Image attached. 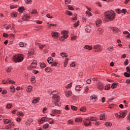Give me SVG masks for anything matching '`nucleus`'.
<instances>
[{
	"label": "nucleus",
	"instance_id": "obj_56",
	"mask_svg": "<svg viewBox=\"0 0 130 130\" xmlns=\"http://www.w3.org/2000/svg\"><path fill=\"white\" fill-rule=\"evenodd\" d=\"M40 120L41 121H40V122L39 123L40 124V123H41V121H45V117H42L41 118Z\"/></svg>",
	"mask_w": 130,
	"mask_h": 130
},
{
	"label": "nucleus",
	"instance_id": "obj_10",
	"mask_svg": "<svg viewBox=\"0 0 130 130\" xmlns=\"http://www.w3.org/2000/svg\"><path fill=\"white\" fill-rule=\"evenodd\" d=\"M72 91H67L65 92V95L67 97H70V96H72Z\"/></svg>",
	"mask_w": 130,
	"mask_h": 130
},
{
	"label": "nucleus",
	"instance_id": "obj_62",
	"mask_svg": "<svg viewBox=\"0 0 130 130\" xmlns=\"http://www.w3.org/2000/svg\"><path fill=\"white\" fill-rule=\"evenodd\" d=\"M126 70L127 73H130V68H129V67H127L126 68Z\"/></svg>",
	"mask_w": 130,
	"mask_h": 130
},
{
	"label": "nucleus",
	"instance_id": "obj_4",
	"mask_svg": "<svg viewBox=\"0 0 130 130\" xmlns=\"http://www.w3.org/2000/svg\"><path fill=\"white\" fill-rule=\"evenodd\" d=\"M93 49H95L94 52H100V51H102V47L99 44L94 46Z\"/></svg>",
	"mask_w": 130,
	"mask_h": 130
},
{
	"label": "nucleus",
	"instance_id": "obj_24",
	"mask_svg": "<svg viewBox=\"0 0 130 130\" xmlns=\"http://www.w3.org/2000/svg\"><path fill=\"white\" fill-rule=\"evenodd\" d=\"M116 87H117V84H116V82H114L111 85V88H112V89H115Z\"/></svg>",
	"mask_w": 130,
	"mask_h": 130
},
{
	"label": "nucleus",
	"instance_id": "obj_40",
	"mask_svg": "<svg viewBox=\"0 0 130 130\" xmlns=\"http://www.w3.org/2000/svg\"><path fill=\"white\" fill-rule=\"evenodd\" d=\"M7 81H8L10 84H12V85H15V81H14L13 80H10V79H8Z\"/></svg>",
	"mask_w": 130,
	"mask_h": 130
},
{
	"label": "nucleus",
	"instance_id": "obj_1",
	"mask_svg": "<svg viewBox=\"0 0 130 130\" xmlns=\"http://www.w3.org/2000/svg\"><path fill=\"white\" fill-rule=\"evenodd\" d=\"M104 16L109 21H113L115 19V12L112 10L108 11L105 13Z\"/></svg>",
	"mask_w": 130,
	"mask_h": 130
},
{
	"label": "nucleus",
	"instance_id": "obj_27",
	"mask_svg": "<svg viewBox=\"0 0 130 130\" xmlns=\"http://www.w3.org/2000/svg\"><path fill=\"white\" fill-rule=\"evenodd\" d=\"M4 122L5 124H8V123H10V122H11V120L8 119H4Z\"/></svg>",
	"mask_w": 130,
	"mask_h": 130
},
{
	"label": "nucleus",
	"instance_id": "obj_47",
	"mask_svg": "<svg viewBox=\"0 0 130 130\" xmlns=\"http://www.w3.org/2000/svg\"><path fill=\"white\" fill-rule=\"evenodd\" d=\"M75 17H74L73 18H72V21H73V20L74 21H77V19H78V15L77 14H75Z\"/></svg>",
	"mask_w": 130,
	"mask_h": 130
},
{
	"label": "nucleus",
	"instance_id": "obj_20",
	"mask_svg": "<svg viewBox=\"0 0 130 130\" xmlns=\"http://www.w3.org/2000/svg\"><path fill=\"white\" fill-rule=\"evenodd\" d=\"M83 118H77L75 119V122H82Z\"/></svg>",
	"mask_w": 130,
	"mask_h": 130
},
{
	"label": "nucleus",
	"instance_id": "obj_23",
	"mask_svg": "<svg viewBox=\"0 0 130 130\" xmlns=\"http://www.w3.org/2000/svg\"><path fill=\"white\" fill-rule=\"evenodd\" d=\"M80 111L82 112H86L87 111V108H86V107H83L80 109Z\"/></svg>",
	"mask_w": 130,
	"mask_h": 130
},
{
	"label": "nucleus",
	"instance_id": "obj_13",
	"mask_svg": "<svg viewBox=\"0 0 130 130\" xmlns=\"http://www.w3.org/2000/svg\"><path fill=\"white\" fill-rule=\"evenodd\" d=\"M82 89H83V87H81L80 85H77L75 87V90L76 91H82Z\"/></svg>",
	"mask_w": 130,
	"mask_h": 130
},
{
	"label": "nucleus",
	"instance_id": "obj_17",
	"mask_svg": "<svg viewBox=\"0 0 130 130\" xmlns=\"http://www.w3.org/2000/svg\"><path fill=\"white\" fill-rule=\"evenodd\" d=\"M23 18L25 19V21H29L30 20V16L29 15H27V14H26L24 16Z\"/></svg>",
	"mask_w": 130,
	"mask_h": 130
},
{
	"label": "nucleus",
	"instance_id": "obj_2",
	"mask_svg": "<svg viewBox=\"0 0 130 130\" xmlns=\"http://www.w3.org/2000/svg\"><path fill=\"white\" fill-rule=\"evenodd\" d=\"M13 59L14 62H22L24 60V55L17 54L13 55Z\"/></svg>",
	"mask_w": 130,
	"mask_h": 130
},
{
	"label": "nucleus",
	"instance_id": "obj_57",
	"mask_svg": "<svg viewBox=\"0 0 130 130\" xmlns=\"http://www.w3.org/2000/svg\"><path fill=\"white\" fill-rule=\"evenodd\" d=\"M24 2L27 4H31V3H32V0H24Z\"/></svg>",
	"mask_w": 130,
	"mask_h": 130
},
{
	"label": "nucleus",
	"instance_id": "obj_53",
	"mask_svg": "<svg viewBox=\"0 0 130 130\" xmlns=\"http://www.w3.org/2000/svg\"><path fill=\"white\" fill-rule=\"evenodd\" d=\"M126 12H127V10H126V9H123L121 10V13H123V14H126Z\"/></svg>",
	"mask_w": 130,
	"mask_h": 130
},
{
	"label": "nucleus",
	"instance_id": "obj_38",
	"mask_svg": "<svg viewBox=\"0 0 130 130\" xmlns=\"http://www.w3.org/2000/svg\"><path fill=\"white\" fill-rule=\"evenodd\" d=\"M30 67L31 68H32V69H36V67H37V64L31 63Z\"/></svg>",
	"mask_w": 130,
	"mask_h": 130
},
{
	"label": "nucleus",
	"instance_id": "obj_33",
	"mask_svg": "<svg viewBox=\"0 0 130 130\" xmlns=\"http://www.w3.org/2000/svg\"><path fill=\"white\" fill-rule=\"evenodd\" d=\"M98 33L100 35L102 34V33H103V29H102V28H99L98 29Z\"/></svg>",
	"mask_w": 130,
	"mask_h": 130
},
{
	"label": "nucleus",
	"instance_id": "obj_25",
	"mask_svg": "<svg viewBox=\"0 0 130 130\" xmlns=\"http://www.w3.org/2000/svg\"><path fill=\"white\" fill-rule=\"evenodd\" d=\"M45 72H47V73H50L51 72V68L50 67H47L45 69Z\"/></svg>",
	"mask_w": 130,
	"mask_h": 130
},
{
	"label": "nucleus",
	"instance_id": "obj_34",
	"mask_svg": "<svg viewBox=\"0 0 130 130\" xmlns=\"http://www.w3.org/2000/svg\"><path fill=\"white\" fill-rule=\"evenodd\" d=\"M65 13L66 14V15H68V16H73V14L71 13V11L66 10Z\"/></svg>",
	"mask_w": 130,
	"mask_h": 130
},
{
	"label": "nucleus",
	"instance_id": "obj_37",
	"mask_svg": "<svg viewBox=\"0 0 130 130\" xmlns=\"http://www.w3.org/2000/svg\"><path fill=\"white\" fill-rule=\"evenodd\" d=\"M71 109L72 110H74V111H77V110H78V107L75 106H71Z\"/></svg>",
	"mask_w": 130,
	"mask_h": 130
},
{
	"label": "nucleus",
	"instance_id": "obj_30",
	"mask_svg": "<svg viewBox=\"0 0 130 130\" xmlns=\"http://www.w3.org/2000/svg\"><path fill=\"white\" fill-rule=\"evenodd\" d=\"M104 118H105V114H101L100 116V120H103V119H104Z\"/></svg>",
	"mask_w": 130,
	"mask_h": 130
},
{
	"label": "nucleus",
	"instance_id": "obj_14",
	"mask_svg": "<svg viewBox=\"0 0 130 130\" xmlns=\"http://www.w3.org/2000/svg\"><path fill=\"white\" fill-rule=\"evenodd\" d=\"M9 123H10V124L7 125L8 128H11V127H12V126H15V124L14 123V122H11V121Z\"/></svg>",
	"mask_w": 130,
	"mask_h": 130
},
{
	"label": "nucleus",
	"instance_id": "obj_49",
	"mask_svg": "<svg viewBox=\"0 0 130 130\" xmlns=\"http://www.w3.org/2000/svg\"><path fill=\"white\" fill-rule=\"evenodd\" d=\"M19 46H20V47H24L25 46V45H24V43L22 42H20L19 43Z\"/></svg>",
	"mask_w": 130,
	"mask_h": 130
},
{
	"label": "nucleus",
	"instance_id": "obj_32",
	"mask_svg": "<svg viewBox=\"0 0 130 130\" xmlns=\"http://www.w3.org/2000/svg\"><path fill=\"white\" fill-rule=\"evenodd\" d=\"M110 84H108V85H106L105 86V90H110Z\"/></svg>",
	"mask_w": 130,
	"mask_h": 130
},
{
	"label": "nucleus",
	"instance_id": "obj_22",
	"mask_svg": "<svg viewBox=\"0 0 130 130\" xmlns=\"http://www.w3.org/2000/svg\"><path fill=\"white\" fill-rule=\"evenodd\" d=\"M39 100H40V99L39 98L35 99L32 101V103H38V102H39Z\"/></svg>",
	"mask_w": 130,
	"mask_h": 130
},
{
	"label": "nucleus",
	"instance_id": "obj_28",
	"mask_svg": "<svg viewBox=\"0 0 130 130\" xmlns=\"http://www.w3.org/2000/svg\"><path fill=\"white\" fill-rule=\"evenodd\" d=\"M40 67L42 69H44V68H46V64L44 62H42L40 63Z\"/></svg>",
	"mask_w": 130,
	"mask_h": 130
},
{
	"label": "nucleus",
	"instance_id": "obj_41",
	"mask_svg": "<svg viewBox=\"0 0 130 130\" xmlns=\"http://www.w3.org/2000/svg\"><path fill=\"white\" fill-rule=\"evenodd\" d=\"M10 89H11L12 92H13V93H15V92H16V90H15V86H11L10 87Z\"/></svg>",
	"mask_w": 130,
	"mask_h": 130
},
{
	"label": "nucleus",
	"instance_id": "obj_12",
	"mask_svg": "<svg viewBox=\"0 0 130 130\" xmlns=\"http://www.w3.org/2000/svg\"><path fill=\"white\" fill-rule=\"evenodd\" d=\"M17 16L18 13L16 12H13L11 13V17H12V18H17Z\"/></svg>",
	"mask_w": 130,
	"mask_h": 130
},
{
	"label": "nucleus",
	"instance_id": "obj_50",
	"mask_svg": "<svg viewBox=\"0 0 130 130\" xmlns=\"http://www.w3.org/2000/svg\"><path fill=\"white\" fill-rule=\"evenodd\" d=\"M68 8L69 10H70V11H74V8L72 6L70 5H68Z\"/></svg>",
	"mask_w": 130,
	"mask_h": 130
},
{
	"label": "nucleus",
	"instance_id": "obj_48",
	"mask_svg": "<svg viewBox=\"0 0 130 130\" xmlns=\"http://www.w3.org/2000/svg\"><path fill=\"white\" fill-rule=\"evenodd\" d=\"M12 104H7L6 107L7 108H9V109H10V108H12Z\"/></svg>",
	"mask_w": 130,
	"mask_h": 130
},
{
	"label": "nucleus",
	"instance_id": "obj_3",
	"mask_svg": "<svg viewBox=\"0 0 130 130\" xmlns=\"http://www.w3.org/2000/svg\"><path fill=\"white\" fill-rule=\"evenodd\" d=\"M52 98L53 100L56 101V102H54V104H55L56 106H60V105H61V104L59 103V101L60 100V97H59V96L56 94H54Z\"/></svg>",
	"mask_w": 130,
	"mask_h": 130
},
{
	"label": "nucleus",
	"instance_id": "obj_60",
	"mask_svg": "<svg viewBox=\"0 0 130 130\" xmlns=\"http://www.w3.org/2000/svg\"><path fill=\"white\" fill-rule=\"evenodd\" d=\"M45 46H46V45H40V47H39L40 49H43V47H44Z\"/></svg>",
	"mask_w": 130,
	"mask_h": 130
},
{
	"label": "nucleus",
	"instance_id": "obj_64",
	"mask_svg": "<svg viewBox=\"0 0 130 130\" xmlns=\"http://www.w3.org/2000/svg\"><path fill=\"white\" fill-rule=\"evenodd\" d=\"M7 93H8V91L6 90H3L2 92V94H7Z\"/></svg>",
	"mask_w": 130,
	"mask_h": 130
},
{
	"label": "nucleus",
	"instance_id": "obj_44",
	"mask_svg": "<svg viewBox=\"0 0 130 130\" xmlns=\"http://www.w3.org/2000/svg\"><path fill=\"white\" fill-rule=\"evenodd\" d=\"M105 125H106V126H111V125H112V123H111V122H106V123H105Z\"/></svg>",
	"mask_w": 130,
	"mask_h": 130
},
{
	"label": "nucleus",
	"instance_id": "obj_19",
	"mask_svg": "<svg viewBox=\"0 0 130 130\" xmlns=\"http://www.w3.org/2000/svg\"><path fill=\"white\" fill-rule=\"evenodd\" d=\"M31 13L32 15H37V14H38V12L37 9H32Z\"/></svg>",
	"mask_w": 130,
	"mask_h": 130
},
{
	"label": "nucleus",
	"instance_id": "obj_18",
	"mask_svg": "<svg viewBox=\"0 0 130 130\" xmlns=\"http://www.w3.org/2000/svg\"><path fill=\"white\" fill-rule=\"evenodd\" d=\"M101 23H102V22H101V20H100V19H98L96 20V26H98V27L100 26V25H101Z\"/></svg>",
	"mask_w": 130,
	"mask_h": 130
},
{
	"label": "nucleus",
	"instance_id": "obj_59",
	"mask_svg": "<svg viewBox=\"0 0 130 130\" xmlns=\"http://www.w3.org/2000/svg\"><path fill=\"white\" fill-rule=\"evenodd\" d=\"M76 66V62H73L72 64H70V67H72V68H74V67Z\"/></svg>",
	"mask_w": 130,
	"mask_h": 130
},
{
	"label": "nucleus",
	"instance_id": "obj_31",
	"mask_svg": "<svg viewBox=\"0 0 130 130\" xmlns=\"http://www.w3.org/2000/svg\"><path fill=\"white\" fill-rule=\"evenodd\" d=\"M130 73L128 72H124V76L126 77V78H129L130 77Z\"/></svg>",
	"mask_w": 130,
	"mask_h": 130
},
{
	"label": "nucleus",
	"instance_id": "obj_11",
	"mask_svg": "<svg viewBox=\"0 0 130 130\" xmlns=\"http://www.w3.org/2000/svg\"><path fill=\"white\" fill-rule=\"evenodd\" d=\"M34 54V50L31 49L30 50L28 51L27 56L29 57Z\"/></svg>",
	"mask_w": 130,
	"mask_h": 130
},
{
	"label": "nucleus",
	"instance_id": "obj_45",
	"mask_svg": "<svg viewBox=\"0 0 130 130\" xmlns=\"http://www.w3.org/2000/svg\"><path fill=\"white\" fill-rule=\"evenodd\" d=\"M17 114L18 115H19V116H24V114L23 113V112H18Z\"/></svg>",
	"mask_w": 130,
	"mask_h": 130
},
{
	"label": "nucleus",
	"instance_id": "obj_7",
	"mask_svg": "<svg viewBox=\"0 0 130 130\" xmlns=\"http://www.w3.org/2000/svg\"><path fill=\"white\" fill-rule=\"evenodd\" d=\"M84 122V125H85V126H89V125H91L92 122H91V121H89V123H88V121H83Z\"/></svg>",
	"mask_w": 130,
	"mask_h": 130
},
{
	"label": "nucleus",
	"instance_id": "obj_51",
	"mask_svg": "<svg viewBox=\"0 0 130 130\" xmlns=\"http://www.w3.org/2000/svg\"><path fill=\"white\" fill-rule=\"evenodd\" d=\"M31 80V82H32V83H35V76H33L30 79Z\"/></svg>",
	"mask_w": 130,
	"mask_h": 130
},
{
	"label": "nucleus",
	"instance_id": "obj_36",
	"mask_svg": "<svg viewBox=\"0 0 130 130\" xmlns=\"http://www.w3.org/2000/svg\"><path fill=\"white\" fill-rule=\"evenodd\" d=\"M43 127V128H45V129L46 128H48V127H49V124L46 123L45 124H44Z\"/></svg>",
	"mask_w": 130,
	"mask_h": 130
},
{
	"label": "nucleus",
	"instance_id": "obj_63",
	"mask_svg": "<svg viewBox=\"0 0 130 130\" xmlns=\"http://www.w3.org/2000/svg\"><path fill=\"white\" fill-rule=\"evenodd\" d=\"M121 10H120V9H117L116 10V12L117 14H120V12Z\"/></svg>",
	"mask_w": 130,
	"mask_h": 130
},
{
	"label": "nucleus",
	"instance_id": "obj_5",
	"mask_svg": "<svg viewBox=\"0 0 130 130\" xmlns=\"http://www.w3.org/2000/svg\"><path fill=\"white\" fill-rule=\"evenodd\" d=\"M51 35L53 38H54V39H57L59 38V35H58V32L56 31H52L51 32Z\"/></svg>",
	"mask_w": 130,
	"mask_h": 130
},
{
	"label": "nucleus",
	"instance_id": "obj_15",
	"mask_svg": "<svg viewBox=\"0 0 130 130\" xmlns=\"http://www.w3.org/2000/svg\"><path fill=\"white\" fill-rule=\"evenodd\" d=\"M53 61V59L51 57H49L47 59V61L48 63L51 64L52 63V61Z\"/></svg>",
	"mask_w": 130,
	"mask_h": 130
},
{
	"label": "nucleus",
	"instance_id": "obj_61",
	"mask_svg": "<svg viewBox=\"0 0 130 130\" xmlns=\"http://www.w3.org/2000/svg\"><path fill=\"white\" fill-rule=\"evenodd\" d=\"M86 14H87L88 17H91V16H92V13L89 12V11H86Z\"/></svg>",
	"mask_w": 130,
	"mask_h": 130
},
{
	"label": "nucleus",
	"instance_id": "obj_16",
	"mask_svg": "<svg viewBox=\"0 0 130 130\" xmlns=\"http://www.w3.org/2000/svg\"><path fill=\"white\" fill-rule=\"evenodd\" d=\"M85 49H88V50H91L92 47V46L85 45L84 47Z\"/></svg>",
	"mask_w": 130,
	"mask_h": 130
},
{
	"label": "nucleus",
	"instance_id": "obj_26",
	"mask_svg": "<svg viewBox=\"0 0 130 130\" xmlns=\"http://www.w3.org/2000/svg\"><path fill=\"white\" fill-rule=\"evenodd\" d=\"M113 31L114 33H117L119 31V29L116 27H113Z\"/></svg>",
	"mask_w": 130,
	"mask_h": 130
},
{
	"label": "nucleus",
	"instance_id": "obj_8",
	"mask_svg": "<svg viewBox=\"0 0 130 130\" xmlns=\"http://www.w3.org/2000/svg\"><path fill=\"white\" fill-rule=\"evenodd\" d=\"M68 37H69V35H63L62 36L60 37L59 38V40H61V41H63V40L64 39H67V38H68Z\"/></svg>",
	"mask_w": 130,
	"mask_h": 130
},
{
	"label": "nucleus",
	"instance_id": "obj_35",
	"mask_svg": "<svg viewBox=\"0 0 130 130\" xmlns=\"http://www.w3.org/2000/svg\"><path fill=\"white\" fill-rule=\"evenodd\" d=\"M98 88L99 90H103L104 87L103 86V84H101L98 86Z\"/></svg>",
	"mask_w": 130,
	"mask_h": 130
},
{
	"label": "nucleus",
	"instance_id": "obj_42",
	"mask_svg": "<svg viewBox=\"0 0 130 130\" xmlns=\"http://www.w3.org/2000/svg\"><path fill=\"white\" fill-rule=\"evenodd\" d=\"M80 23L79 21H77V22L75 23H74V28H77L78 26H79V23Z\"/></svg>",
	"mask_w": 130,
	"mask_h": 130
},
{
	"label": "nucleus",
	"instance_id": "obj_55",
	"mask_svg": "<svg viewBox=\"0 0 130 130\" xmlns=\"http://www.w3.org/2000/svg\"><path fill=\"white\" fill-rule=\"evenodd\" d=\"M127 64H128V59H127L124 62V66H127Z\"/></svg>",
	"mask_w": 130,
	"mask_h": 130
},
{
	"label": "nucleus",
	"instance_id": "obj_52",
	"mask_svg": "<svg viewBox=\"0 0 130 130\" xmlns=\"http://www.w3.org/2000/svg\"><path fill=\"white\" fill-rule=\"evenodd\" d=\"M90 120H91V121H96V118L94 117H90Z\"/></svg>",
	"mask_w": 130,
	"mask_h": 130
},
{
	"label": "nucleus",
	"instance_id": "obj_21",
	"mask_svg": "<svg viewBox=\"0 0 130 130\" xmlns=\"http://www.w3.org/2000/svg\"><path fill=\"white\" fill-rule=\"evenodd\" d=\"M69 58H67L64 62V68L67 67V66L68 64V62H69Z\"/></svg>",
	"mask_w": 130,
	"mask_h": 130
},
{
	"label": "nucleus",
	"instance_id": "obj_39",
	"mask_svg": "<svg viewBox=\"0 0 130 130\" xmlns=\"http://www.w3.org/2000/svg\"><path fill=\"white\" fill-rule=\"evenodd\" d=\"M32 86H28L27 87V89L26 90L27 92H31L32 91Z\"/></svg>",
	"mask_w": 130,
	"mask_h": 130
},
{
	"label": "nucleus",
	"instance_id": "obj_29",
	"mask_svg": "<svg viewBox=\"0 0 130 130\" xmlns=\"http://www.w3.org/2000/svg\"><path fill=\"white\" fill-rule=\"evenodd\" d=\"M69 34V31L68 30H64L61 31V34H62V35H68Z\"/></svg>",
	"mask_w": 130,
	"mask_h": 130
},
{
	"label": "nucleus",
	"instance_id": "obj_46",
	"mask_svg": "<svg viewBox=\"0 0 130 130\" xmlns=\"http://www.w3.org/2000/svg\"><path fill=\"white\" fill-rule=\"evenodd\" d=\"M51 64H52V67H57V64H58V62H54L53 63H52Z\"/></svg>",
	"mask_w": 130,
	"mask_h": 130
},
{
	"label": "nucleus",
	"instance_id": "obj_6",
	"mask_svg": "<svg viewBox=\"0 0 130 130\" xmlns=\"http://www.w3.org/2000/svg\"><path fill=\"white\" fill-rule=\"evenodd\" d=\"M119 113V117H122L123 118H124V117L126 116V113L124 112H120Z\"/></svg>",
	"mask_w": 130,
	"mask_h": 130
},
{
	"label": "nucleus",
	"instance_id": "obj_43",
	"mask_svg": "<svg viewBox=\"0 0 130 130\" xmlns=\"http://www.w3.org/2000/svg\"><path fill=\"white\" fill-rule=\"evenodd\" d=\"M72 85H73V83H70V84H69L68 85L66 86V88L67 89H69V88L72 87Z\"/></svg>",
	"mask_w": 130,
	"mask_h": 130
},
{
	"label": "nucleus",
	"instance_id": "obj_9",
	"mask_svg": "<svg viewBox=\"0 0 130 130\" xmlns=\"http://www.w3.org/2000/svg\"><path fill=\"white\" fill-rule=\"evenodd\" d=\"M25 10H26L25 9V8L24 7H19L18 9V12H19V13H23L24 11H25Z\"/></svg>",
	"mask_w": 130,
	"mask_h": 130
},
{
	"label": "nucleus",
	"instance_id": "obj_58",
	"mask_svg": "<svg viewBox=\"0 0 130 130\" xmlns=\"http://www.w3.org/2000/svg\"><path fill=\"white\" fill-rule=\"evenodd\" d=\"M46 17L48 18L49 19H52V18H53L52 16H50V14H49L46 15Z\"/></svg>",
	"mask_w": 130,
	"mask_h": 130
},
{
	"label": "nucleus",
	"instance_id": "obj_54",
	"mask_svg": "<svg viewBox=\"0 0 130 130\" xmlns=\"http://www.w3.org/2000/svg\"><path fill=\"white\" fill-rule=\"evenodd\" d=\"M3 37H5V38H8V37H9V35L7 33H4Z\"/></svg>",
	"mask_w": 130,
	"mask_h": 130
}]
</instances>
